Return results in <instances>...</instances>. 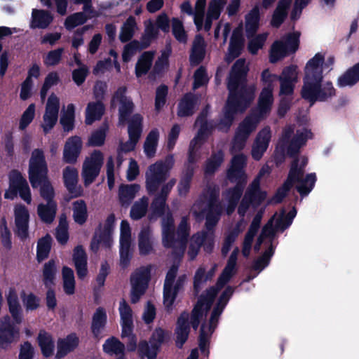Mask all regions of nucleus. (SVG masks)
I'll return each instance as SVG.
<instances>
[{
    "label": "nucleus",
    "mask_w": 359,
    "mask_h": 359,
    "mask_svg": "<svg viewBox=\"0 0 359 359\" xmlns=\"http://www.w3.org/2000/svg\"><path fill=\"white\" fill-rule=\"evenodd\" d=\"M115 216L110 215L107 218L103 229L96 231L95 235L91 242L90 248L93 251H97L100 245L109 247L112 243V232L115 223Z\"/></svg>",
    "instance_id": "393cba45"
},
{
    "label": "nucleus",
    "mask_w": 359,
    "mask_h": 359,
    "mask_svg": "<svg viewBox=\"0 0 359 359\" xmlns=\"http://www.w3.org/2000/svg\"><path fill=\"white\" fill-rule=\"evenodd\" d=\"M8 315L0 319V351H8L20 339V329Z\"/></svg>",
    "instance_id": "6ab92c4d"
},
{
    "label": "nucleus",
    "mask_w": 359,
    "mask_h": 359,
    "mask_svg": "<svg viewBox=\"0 0 359 359\" xmlns=\"http://www.w3.org/2000/svg\"><path fill=\"white\" fill-rule=\"evenodd\" d=\"M324 64V55L321 53H316L306 64L304 67V86L310 85L322 81L323 69Z\"/></svg>",
    "instance_id": "4be33fe9"
},
{
    "label": "nucleus",
    "mask_w": 359,
    "mask_h": 359,
    "mask_svg": "<svg viewBox=\"0 0 359 359\" xmlns=\"http://www.w3.org/2000/svg\"><path fill=\"white\" fill-rule=\"evenodd\" d=\"M6 298L8 306L9 312L11 314L14 322L16 324L22 323L23 316L21 306L18 301V296L16 289L14 287H9L6 292Z\"/></svg>",
    "instance_id": "2f4dec72"
},
{
    "label": "nucleus",
    "mask_w": 359,
    "mask_h": 359,
    "mask_svg": "<svg viewBox=\"0 0 359 359\" xmlns=\"http://www.w3.org/2000/svg\"><path fill=\"white\" fill-rule=\"evenodd\" d=\"M297 212L294 209L289 212L287 215L284 212L276 214L264 226L261 234L257 238L255 245V250L258 251L262 244L270 245L269 248L264 254L256 262L255 269L261 271L265 268L269 262L270 257L272 256L273 248L271 245L273 236L276 231H283L287 228L292 222L296 216Z\"/></svg>",
    "instance_id": "7ed1b4c3"
},
{
    "label": "nucleus",
    "mask_w": 359,
    "mask_h": 359,
    "mask_svg": "<svg viewBox=\"0 0 359 359\" xmlns=\"http://www.w3.org/2000/svg\"><path fill=\"white\" fill-rule=\"evenodd\" d=\"M247 72L245 61L243 59L238 60L232 67L227 84L229 96L218 125L222 130H227L235 116L245 111L255 98V86L245 83Z\"/></svg>",
    "instance_id": "f257e3e1"
},
{
    "label": "nucleus",
    "mask_w": 359,
    "mask_h": 359,
    "mask_svg": "<svg viewBox=\"0 0 359 359\" xmlns=\"http://www.w3.org/2000/svg\"><path fill=\"white\" fill-rule=\"evenodd\" d=\"M174 163L172 156L165 161H157L149 166L146 173V188L149 194L155 192L159 185L164 182Z\"/></svg>",
    "instance_id": "9b49d317"
},
{
    "label": "nucleus",
    "mask_w": 359,
    "mask_h": 359,
    "mask_svg": "<svg viewBox=\"0 0 359 359\" xmlns=\"http://www.w3.org/2000/svg\"><path fill=\"white\" fill-rule=\"evenodd\" d=\"M246 163V156L241 154L235 156L231 161V167L228 171V178L232 182H236L234 188L228 190L224 198L228 205L226 208L228 215L231 214L236 206L237 202L243 193V188L247 181V175L243 171Z\"/></svg>",
    "instance_id": "0eeeda50"
},
{
    "label": "nucleus",
    "mask_w": 359,
    "mask_h": 359,
    "mask_svg": "<svg viewBox=\"0 0 359 359\" xmlns=\"http://www.w3.org/2000/svg\"><path fill=\"white\" fill-rule=\"evenodd\" d=\"M175 184V180H170L162 187L161 193L156 196L151 205V208L155 212L158 213L163 212L165 208L166 197Z\"/></svg>",
    "instance_id": "a18cd8bd"
},
{
    "label": "nucleus",
    "mask_w": 359,
    "mask_h": 359,
    "mask_svg": "<svg viewBox=\"0 0 359 359\" xmlns=\"http://www.w3.org/2000/svg\"><path fill=\"white\" fill-rule=\"evenodd\" d=\"M63 290L67 294H73L75 291V278L72 269L64 266L62 271Z\"/></svg>",
    "instance_id": "052dcab7"
},
{
    "label": "nucleus",
    "mask_w": 359,
    "mask_h": 359,
    "mask_svg": "<svg viewBox=\"0 0 359 359\" xmlns=\"http://www.w3.org/2000/svg\"><path fill=\"white\" fill-rule=\"evenodd\" d=\"M153 238L151 231L149 227H144L138 235V248L140 254L147 255L154 250Z\"/></svg>",
    "instance_id": "58836bf2"
},
{
    "label": "nucleus",
    "mask_w": 359,
    "mask_h": 359,
    "mask_svg": "<svg viewBox=\"0 0 359 359\" xmlns=\"http://www.w3.org/2000/svg\"><path fill=\"white\" fill-rule=\"evenodd\" d=\"M271 137V130L269 127L264 128L257 133L251 150L252 157L255 160L259 161L262 158L269 147Z\"/></svg>",
    "instance_id": "cd10ccee"
},
{
    "label": "nucleus",
    "mask_w": 359,
    "mask_h": 359,
    "mask_svg": "<svg viewBox=\"0 0 359 359\" xmlns=\"http://www.w3.org/2000/svg\"><path fill=\"white\" fill-rule=\"evenodd\" d=\"M53 17L52 14L44 10L33 9L30 22L31 28L46 29L52 22Z\"/></svg>",
    "instance_id": "e433bc0d"
},
{
    "label": "nucleus",
    "mask_w": 359,
    "mask_h": 359,
    "mask_svg": "<svg viewBox=\"0 0 359 359\" xmlns=\"http://www.w3.org/2000/svg\"><path fill=\"white\" fill-rule=\"evenodd\" d=\"M126 88L125 87L119 88L114 93L111 100V106L115 107L119 104V123L124 124L128 115L132 112L133 103L130 98L125 95Z\"/></svg>",
    "instance_id": "bb28decb"
},
{
    "label": "nucleus",
    "mask_w": 359,
    "mask_h": 359,
    "mask_svg": "<svg viewBox=\"0 0 359 359\" xmlns=\"http://www.w3.org/2000/svg\"><path fill=\"white\" fill-rule=\"evenodd\" d=\"M205 215V227L208 231H202L194 234L191 239V243L188 254L190 258L194 259L198 255L201 245L204 250L210 252L214 247V234L211 231L212 229L217 224L222 210V207L219 203L215 200H211L208 203Z\"/></svg>",
    "instance_id": "39448f33"
},
{
    "label": "nucleus",
    "mask_w": 359,
    "mask_h": 359,
    "mask_svg": "<svg viewBox=\"0 0 359 359\" xmlns=\"http://www.w3.org/2000/svg\"><path fill=\"white\" fill-rule=\"evenodd\" d=\"M72 210L74 221L79 224H84L88 217V211L86 203L82 200L74 202Z\"/></svg>",
    "instance_id": "0e129e2a"
},
{
    "label": "nucleus",
    "mask_w": 359,
    "mask_h": 359,
    "mask_svg": "<svg viewBox=\"0 0 359 359\" xmlns=\"http://www.w3.org/2000/svg\"><path fill=\"white\" fill-rule=\"evenodd\" d=\"M226 4V0H210L209 1L204 22V28L206 31L210 29L212 21L219 18Z\"/></svg>",
    "instance_id": "f704fd0d"
},
{
    "label": "nucleus",
    "mask_w": 359,
    "mask_h": 359,
    "mask_svg": "<svg viewBox=\"0 0 359 359\" xmlns=\"http://www.w3.org/2000/svg\"><path fill=\"white\" fill-rule=\"evenodd\" d=\"M83 142L80 137H69L64 145L62 160L66 163L74 164L81 153Z\"/></svg>",
    "instance_id": "c85d7f7f"
},
{
    "label": "nucleus",
    "mask_w": 359,
    "mask_h": 359,
    "mask_svg": "<svg viewBox=\"0 0 359 359\" xmlns=\"http://www.w3.org/2000/svg\"><path fill=\"white\" fill-rule=\"evenodd\" d=\"M142 117L140 114H135L129 122L128 135L129 140L120 147L121 151L128 152L133 151L137 143L142 131Z\"/></svg>",
    "instance_id": "a878e982"
},
{
    "label": "nucleus",
    "mask_w": 359,
    "mask_h": 359,
    "mask_svg": "<svg viewBox=\"0 0 359 359\" xmlns=\"http://www.w3.org/2000/svg\"><path fill=\"white\" fill-rule=\"evenodd\" d=\"M197 99L192 95L184 96L179 104L178 115L180 116H190L194 113Z\"/></svg>",
    "instance_id": "4d7b16f0"
},
{
    "label": "nucleus",
    "mask_w": 359,
    "mask_h": 359,
    "mask_svg": "<svg viewBox=\"0 0 359 359\" xmlns=\"http://www.w3.org/2000/svg\"><path fill=\"white\" fill-rule=\"evenodd\" d=\"M48 168L45 154L41 149H34L29 161V180L32 186H35L39 177L48 175Z\"/></svg>",
    "instance_id": "a211bd4d"
},
{
    "label": "nucleus",
    "mask_w": 359,
    "mask_h": 359,
    "mask_svg": "<svg viewBox=\"0 0 359 359\" xmlns=\"http://www.w3.org/2000/svg\"><path fill=\"white\" fill-rule=\"evenodd\" d=\"M188 320L189 314L187 313H182L177 320L175 334L176 344L178 347H182L188 338L189 333Z\"/></svg>",
    "instance_id": "4c0bfd02"
},
{
    "label": "nucleus",
    "mask_w": 359,
    "mask_h": 359,
    "mask_svg": "<svg viewBox=\"0 0 359 359\" xmlns=\"http://www.w3.org/2000/svg\"><path fill=\"white\" fill-rule=\"evenodd\" d=\"M151 266L137 269L131 276V302L136 303L144 293L150 279Z\"/></svg>",
    "instance_id": "412c9836"
},
{
    "label": "nucleus",
    "mask_w": 359,
    "mask_h": 359,
    "mask_svg": "<svg viewBox=\"0 0 359 359\" xmlns=\"http://www.w3.org/2000/svg\"><path fill=\"white\" fill-rule=\"evenodd\" d=\"M293 133L294 128L292 126H287L284 129L274 155L277 165L283 161L286 150L288 154L294 155L299 151V148L305 144L307 140L312 137L311 131L306 128L297 130L294 137H292Z\"/></svg>",
    "instance_id": "6e6552de"
},
{
    "label": "nucleus",
    "mask_w": 359,
    "mask_h": 359,
    "mask_svg": "<svg viewBox=\"0 0 359 359\" xmlns=\"http://www.w3.org/2000/svg\"><path fill=\"white\" fill-rule=\"evenodd\" d=\"M154 57V53L152 51H146L140 56L135 65V75L137 78L147 74L151 67Z\"/></svg>",
    "instance_id": "37998d69"
},
{
    "label": "nucleus",
    "mask_w": 359,
    "mask_h": 359,
    "mask_svg": "<svg viewBox=\"0 0 359 359\" xmlns=\"http://www.w3.org/2000/svg\"><path fill=\"white\" fill-rule=\"evenodd\" d=\"M36 185L32 186L33 188H39L41 197L46 202H55L54 201L55 191L54 188L48 180V175L39 177Z\"/></svg>",
    "instance_id": "c03bdc74"
},
{
    "label": "nucleus",
    "mask_w": 359,
    "mask_h": 359,
    "mask_svg": "<svg viewBox=\"0 0 359 359\" xmlns=\"http://www.w3.org/2000/svg\"><path fill=\"white\" fill-rule=\"evenodd\" d=\"M14 218L18 236L22 239L27 238L29 220L28 209L23 205H16L14 207Z\"/></svg>",
    "instance_id": "c756f323"
},
{
    "label": "nucleus",
    "mask_w": 359,
    "mask_h": 359,
    "mask_svg": "<svg viewBox=\"0 0 359 359\" xmlns=\"http://www.w3.org/2000/svg\"><path fill=\"white\" fill-rule=\"evenodd\" d=\"M90 13V11L85 13V11H83V12L76 13L73 15H69L65 20V27L67 29H72L76 26L83 24L88 18H90L93 17V15H91Z\"/></svg>",
    "instance_id": "338daca9"
},
{
    "label": "nucleus",
    "mask_w": 359,
    "mask_h": 359,
    "mask_svg": "<svg viewBox=\"0 0 359 359\" xmlns=\"http://www.w3.org/2000/svg\"><path fill=\"white\" fill-rule=\"evenodd\" d=\"M299 45V34H288L281 40L275 41L271 46L269 60L275 63L290 53L297 50Z\"/></svg>",
    "instance_id": "2eb2a0df"
},
{
    "label": "nucleus",
    "mask_w": 359,
    "mask_h": 359,
    "mask_svg": "<svg viewBox=\"0 0 359 359\" xmlns=\"http://www.w3.org/2000/svg\"><path fill=\"white\" fill-rule=\"evenodd\" d=\"M62 179L65 186L74 196L81 194V189L78 186L79 172L76 168L68 165L62 170Z\"/></svg>",
    "instance_id": "473e14b6"
},
{
    "label": "nucleus",
    "mask_w": 359,
    "mask_h": 359,
    "mask_svg": "<svg viewBox=\"0 0 359 359\" xmlns=\"http://www.w3.org/2000/svg\"><path fill=\"white\" fill-rule=\"evenodd\" d=\"M148 204L149 199L146 197H142L136 201L131 208L130 217L133 219L137 220L144 217L147 211Z\"/></svg>",
    "instance_id": "774afa93"
},
{
    "label": "nucleus",
    "mask_w": 359,
    "mask_h": 359,
    "mask_svg": "<svg viewBox=\"0 0 359 359\" xmlns=\"http://www.w3.org/2000/svg\"><path fill=\"white\" fill-rule=\"evenodd\" d=\"M205 43L201 35H196L192 46L190 60L193 64H198L202 61L205 54Z\"/></svg>",
    "instance_id": "09e8293b"
},
{
    "label": "nucleus",
    "mask_w": 359,
    "mask_h": 359,
    "mask_svg": "<svg viewBox=\"0 0 359 359\" xmlns=\"http://www.w3.org/2000/svg\"><path fill=\"white\" fill-rule=\"evenodd\" d=\"M73 261L79 278H84L88 273L87 256L84 250L81 246H77L74 250Z\"/></svg>",
    "instance_id": "ea45409f"
},
{
    "label": "nucleus",
    "mask_w": 359,
    "mask_h": 359,
    "mask_svg": "<svg viewBox=\"0 0 359 359\" xmlns=\"http://www.w3.org/2000/svg\"><path fill=\"white\" fill-rule=\"evenodd\" d=\"M243 45V40L242 38V27H239L233 30L231 39L229 51L225 58L227 62H230L235 57L239 55Z\"/></svg>",
    "instance_id": "c9c22d12"
},
{
    "label": "nucleus",
    "mask_w": 359,
    "mask_h": 359,
    "mask_svg": "<svg viewBox=\"0 0 359 359\" xmlns=\"http://www.w3.org/2000/svg\"><path fill=\"white\" fill-rule=\"evenodd\" d=\"M79 344V339L76 334L72 333L64 338H60L57 342V353L55 357L58 359L63 358L73 351Z\"/></svg>",
    "instance_id": "72a5a7b5"
},
{
    "label": "nucleus",
    "mask_w": 359,
    "mask_h": 359,
    "mask_svg": "<svg viewBox=\"0 0 359 359\" xmlns=\"http://www.w3.org/2000/svg\"><path fill=\"white\" fill-rule=\"evenodd\" d=\"M120 248H131L133 244L131 228L126 220H123L120 225Z\"/></svg>",
    "instance_id": "680f3d73"
},
{
    "label": "nucleus",
    "mask_w": 359,
    "mask_h": 359,
    "mask_svg": "<svg viewBox=\"0 0 359 359\" xmlns=\"http://www.w3.org/2000/svg\"><path fill=\"white\" fill-rule=\"evenodd\" d=\"M291 1L292 0H280L279 1L272 17V26L278 27L282 24L287 15V10Z\"/></svg>",
    "instance_id": "13d9d810"
},
{
    "label": "nucleus",
    "mask_w": 359,
    "mask_h": 359,
    "mask_svg": "<svg viewBox=\"0 0 359 359\" xmlns=\"http://www.w3.org/2000/svg\"><path fill=\"white\" fill-rule=\"evenodd\" d=\"M257 115H252L247 117L239 126L233 141L231 151L238 152L245 146L246 141L252 132H253L259 121L265 116H261L257 111Z\"/></svg>",
    "instance_id": "4468645a"
},
{
    "label": "nucleus",
    "mask_w": 359,
    "mask_h": 359,
    "mask_svg": "<svg viewBox=\"0 0 359 359\" xmlns=\"http://www.w3.org/2000/svg\"><path fill=\"white\" fill-rule=\"evenodd\" d=\"M245 226L246 222L243 219H241L236 224L231 231L226 233L222 248V252L223 255H226L228 253L232 243L235 241L238 234L245 229Z\"/></svg>",
    "instance_id": "de8ad7c7"
},
{
    "label": "nucleus",
    "mask_w": 359,
    "mask_h": 359,
    "mask_svg": "<svg viewBox=\"0 0 359 359\" xmlns=\"http://www.w3.org/2000/svg\"><path fill=\"white\" fill-rule=\"evenodd\" d=\"M37 340L43 355L46 357L51 355L55 347L51 335L44 330H41Z\"/></svg>",
    "instance_id": "603ef678"
},
{
    "label": "nucleus",
    "mask_w": 359,
    "mask_h": 359,
    "mask_svg": "<svg viewBox=\"0 0 359 359\" xmlns=\"http://www.w3.org/2000/svg\"><path fill=\"white\" fill-rule=\"evenodd\" d=\"M159 136V131L156 128L151 130L147 135L144 143V152L148 158L155 156Z\"/></svg>",
    "instance_id": "8fccbe9b"
},
{
    "label": "nucleus",
    "mask_w": 359,
    "mask_h": 359,
    "mask_svg": "<svg viewBox=\"0 0 359 359\" xmlns=\"http://www.w3.org/2000/svg\"><path fill=\"white\" fill-rule=\"evenodd\" d=\"M196 126H200L197 135L192 140L189 146V162L193 163L197 158L196 151L202 141L204 139L205 132L208 128V123L205 118V113L201 115L196 121Z\"/></svg>",
    "instance_id": "7c9ffc66"
},
{
    "label": "nucleus",
    "mask_w": 359,
    "mask_h": 359,
    "mask_svg": "<svg viewBox=\"0 0 359 359\" xmlns=\"http://www.w3.org/2000/svg\"><path fill=\"white\" fill-rule=\"evenodd\" d=\"M57 273L56 264L53 260L49 261L43 266V282L47 287L54 285Z\"/></svg>",
    "instance_id": "69168bd1"
},
{
    "label": "nucleus",
    "mask_w": 359,
    "mask_h": 359,
    "mask_svg": "<svg viewBox=\"0 0 359 359\" xmlns=\"http://www.w3.org/2000/svg\"><path fill=\"white\" fill-rule=\"evenodd\" d=\"M262 77L266 83V86L259 97L257 110L261 116H266L271 111L273 102V86L272 83L276 79L279 80L280 95H292L294 86L298 81L297 67L292 65L285 67L279 76L271 74L269 70H264L262 72Z\"/></svg>",
    "instance_id": "f03ea898"
},
{
    "label": "nucleus",
    "mask_w": 359,
    "mask_h": 359,
    "mask_svg": "<svg viewBox=\"0 0 359 359\" xmlns=\"http://www.w3.org/2000/svg\"><path fill=\"white\" fill-rule=\"evenodd\" d=\"M104 111V107L101 101L89 102L86 109V123L90 125L94 121L100 119Z\"/></svg>",
    "instance_id": "79ce46f5"
},
{
    "label": "nucleus",
    "mask_w": 359,
    "mask_h": 359,
    "mask_svg": "<svg viewBox=\"0 0 359 359\" xmlns=\"http://www.w3.org/2000/svg\"><path fill=\"white\" fill-rule=\"evenodd\" d=\"M177 266L173 265L168 271L163 288V302L168 309H170L173 303L186 281V276H177Z\"/></svg>",
    "instance_id": "f8f14e48"
},
{
    "label": "nucleus",
    "mask_w": 359,
    "mask_h": 359,
    "mask_svg": "<svg viewBox=\"0 0 359 359\" xmlns=\"http://www.w3.org/2000/svg\"><path fill=\"white\" fill-rule=\"evenodd\" d=\"M307 163L306 158L302 156L295 160L291 166L287 181L280 188L271 200L272 203H279L285 197L290 188L295 185L302 196L307 195L313 189L316 182V175L309 174L304 177L303 168Z\"/></svg>",
    "instance_id": "423d86ee"
},
{
    "label": "nucleus",
    "mask_w": 359,
    "mask_h": 359,
    "mask_svg": "<svg viewBox=\"0 0 359 359\" xmlns=\"http://www.w3.org/2000/svg\"><path fill=\"white\" fill-rule=\"evenodd\" d=\"M103 161V154L98 150H95L86 157L81 170V177L86 187L92 184L99 175Z\"/></svg>",
    "instance_id": "dca6fc26"
},
{
    "label": "nucleus",
    "mask_w": 359,
    "mask_h": 359,
    "mask_svg": "<svg viewBox=\"0 0 359 359\" xmlns=\"http://www.w3.org/2000/svg\"><path fill=\"white\" fill-rule=\"evenodd\" d=\"M335 95L332 83L329 81H317L310 86H303L302 97L309 100L311 104L316 101H325Z\"/></svg>",
    "instance_id": "ddd939ff"
},
{
    "label": "nucleus",
    "mask_w": 359,
    "mask_h": 359,
    "mask_svg": "<svg viewBox=\"0 0 359 359\" xmlns=\"http://www.w3.org/2000/svg\"><path fill=\"white\" fill-rule=\"evenodd\" d=\"M232 294L233 289L230 287H228L224 291L219 299L218 303L212 310L209 318L208 323H207L206 322H203L202 323L200 334V348L202 351H205L208 339L216 327L219 317Z\"/></svg>",
    "instance_id": "1a4fd4ad"
},
{
    "label": "nucleus",
    "mask_w": 359,
    "mask_h": 359,
    "mask_svg": "<svg viewBox=\"0 0 359 359\" xmlns=\"http://www.w3.org/2000/svg\"><path fill=\"white\" fill-rule=\"evenodd\" d=\"M238 252V248H236L232 252L226 267L218 279L217 288L212 287L207 291L206 294L201 297L197 304L195 306L191 318V323L194 329H196L199 323L206 318L208 311L218 290L222 288L235 273Z\"/></svg>",
    "instance_id": "20e7f679"
},
{
    "label": "nucleus",
    "mask_w": 359,
    "mask_h": 359,
    "mask_svg": "<svg viewBox=\"0 0 359 359\" xmlns=\"http://www.w3.org/2000/svg\"><path fill=\"white\" fill-rule=\"evenodd\" d=\"M140 186L136 184H123L118 190V198L122 205H128L135 198L140 190Z\"/></svg>",
    "instance_id": "3c124183"
},
{
    "label": "nucleus",
    "mask_w": 359,
    "mask_h": 359,
    "mask_svg": "<svg viewBox=\"0 0 359 359\" xmlns=\"http://www.w3.org/2000/svg\"><path fill=\"white\" fill-rule=\"evenodd\" d=\"M259 11L257 6L253 8L245 16V29L248 35L253 34L259 27Z\"/></svg>",
    "instance_id": "bf43d9fd"
},
{
    "label": "nucleus",
    "mask_w": 359,
    "mask_h": 359,
    "mask_svg": "<svg viewBox=\"0 0 359 359\" xmlns=\"http://www.w3.org/2000/svg\"><path fill=\"white\" fill-rule=\"evenodd\" d=\"M9 180V188L6 191L4 197L13 200L16 197L18 192L22 199L27 203L30 204L32 196L26 180L16 170H13L10 173Z\"/></svg>",
    "instance_id": "aec40b11"
},
{
    "label": "nucleus",
    "mask_w": 359,
    "mask_h": 359,
    "mask_svg": "<svg viewBox=\"0 0 359 359\" xmlns=\"http://www.w3.org/2000/svg\"><path fill=\"white\" fill-rule=\"evenodd\" d=\"M115 216L110 215L107 218L103 229L96 231L95 235L91 242L90 248L93 251H97L100 245L109 247L112 243V232L115 223Z\"/></svg>",
    "instance_id": "b1692460"
},
{
    "label": "nucleus",
    "mask_w": 359,
    "mask_h": 359,
    "mask_svg": "<svg viewBox=\"0 0 359 359\" xmlns=\"http://www.w3.org/2000/svg\"><path fill=\"white\" fill-rule=\"evenodd\" d=\"M266 198V192L259 187V177H256L247 189L238 209V214L244 216L250 208L259 205Z\"/></svg>",
    "instance_id": "f3484780"
},
{
    "label": "nucleus",
    "mask_w": 359,
    "mask_h": 359,
    "mask_svg": "<svg viewBox=\"0 0 359 359\" xmlns=\"http://www.w3.org/2000/svg\"><path fill=\"white\" fill-rule=\"evenodd\" d=\"M75 106L69 104L62 112L60 123L65 131H70L74 128Z\"/></svg>",
    "instance_id": "e2e57ef3"
},
{
    "label": "nucleus",
    "mask_w": 359,
    "mask_h": 359,
    "mask_svg": "<svg viewBox=\"0 0 359 359\" xmlns=\"http://www.w3.org/2000/svg\"><path fill=\"white\" fill-rule=\"evenodd\" d=\"M261 219L262 216L260 215H257L255 217L250 224V229L245 236L242 250V254L245 257H248L250 255L252 243L255 235L256 234L259 228Z\"/></svg>",
    "instance_id": "a19ab883"
},
{
    "label": "nucleus",
    "mask_w": 359,
    "mask_h": 359,
    "mask_svg": "<svg viewBox=\"0 0 359 359\" xmlns=\"http://www.w3.org/2000/svg\"><path fill=\"white\" fill-rule=\"evenodd\" d=\"M60 109V98L52 93L48 98L41 128L45 133L50 132L56 124Z\"/></svg>",
    "instance_id": "5701e85b"
},
{
    "label": "nucleus",
    "mask_w": 359,
    "mask_h": 359,
    "mask_svg": "<svg viewBox=\"0 0 359 359\" xmlns=\"http://www.w3.org/2000/svg\"><path fill=\"white\" fill-rule=\"evenodd\" d=\"M107 313L103 308H98L93 316L92 330L97 337L104 329L107 323Z\"/></svg>",
    "instance_id": "6e6d98bb"
},
{
    "label": "nucleus",
    "mask_w": 359,
    "mask_h": 359,
    "mask_svg": "<svg viewBox=\"0 0 359 359\" xmlns=\"http://www.w3.org/2000/svg\"><path fill=\"white\" fill-rule=\"evenodd\" d=\"M359 81V63L349 69L339 77L337 83L339 87L353 86Z\"/></svg>",
    "instance_id": "864d4df0"
},
{
    "label": "nucleus",
    "mask_w": 359,
    "mask_h": 359,
    "mask_svg": "<svg viewBox=\"0 0 359 359\" xmlns=\"http://www.w3.org/2000/svg\"><path fill=\"white\" fill-rule=\"evenodd\" d=\"M189 233V227L187 223V218L183 217L177 231V238L180 241H175L172 217L169 213L163 217L162 220V234L164 246L172 247L174 246L175 243H179L180 245L182 247V251H184V242L187 239Z\"/></svg>",
    "instance_id": "9d476101"
},
{
    "label": "nucleus",
    "mask_w": 359,
    "mask_h": 359,
    "mask_svg": "<svg viewBox=\"0 0 359 359\" xmlns=\"http://www.w3.org/2000/svg\"><path fill=\"white\" fill-rule=\"evenodd\" d=\"M137 29V25L135 18L133 16H130L121 28L119 34L120 40L122 42L130 40Z\"/></svg>",
    "instance_id": "5fc2aeb1"
},
{
    "label": "nucleus",
    "mask_w": 359,
    "mask_h": 359,
    "mask_svg": "<svg viewBox=\"0 0 359 359\" xmlns=\"http://www.w3.org/2000/svg\"><path fill=\"white\" fill-rule=\"evenodd\" d=\"M57 204L55 202L39 203L37 207V214L39 218L46 223H51L55 217Z\"/></svg>",
    "instance_id": "49530a36"
}]
</instances>
